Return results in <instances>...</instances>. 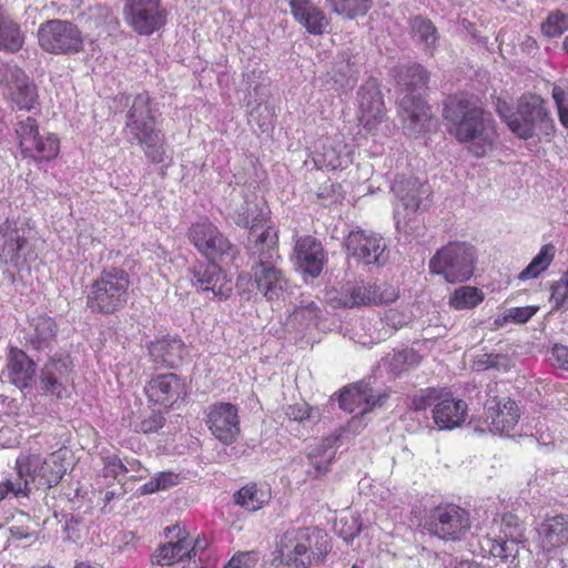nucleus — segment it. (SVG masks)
<instances>
[{"instance_id": "64", "label": "nucleus", "mask_w": 568, "mask_h": 568, "mask_svg": "<svg viewBox=\"0 0 568 568\" xmlns=\"http://www.w3.org/2000/svg\"><path fill=\"white\" fill-rule=\"evenodd\" d=\"M562 50L568 54V36L562 41Z\"/></svg>"}, {"instance_id": "28", "label": "nucleus", "mask_w": 568, "mask_h": 568, "mask_svg": "<svg viewBox=\"0 0 568 568\" xmlns=\"http://www.w3.org/2000/svg\"><path fill=\"white\" fill-rule=\"evenodd\" d=\"M291 14L308 33L322 36L329 27L326 13L312 0H290Z\"/></svg>"}, {"instance_id": "51", "label": "nucleus", "mask_w": 568, "mask_h": 568, "mask_svg": "<svg viewBox=\"0 0 568 568\" xmlns=\"http://www.w3.org/2000/svg\"><path fill=\"white\" fill-rule=\"evenodd\" d=\"M102 463L105 477L116 479L119 476L125 475L130 471V468L118 454L102 455Z\"/></svg>"}, {"instance_id": "49", "label": "nucleus", "mask_w": 568, "mask_h": 568, "mask_svg": "<svg viewBox=\"0 0 568 568\" xmlns=\"http://www.w3.org/2000/svg\"><path fill=\"white\" fill-rule=\"evenodd\" d=\"M550 292L552 310L559 311L568 307V267L560 280L552 283Z\"/></svg>"}, {"instance_id": "37", "label": "nucleus", "mask_w": 568, "mask_h": 568, "mask_svg": "<svg viewBox=\"0 0 568 568\" xmlns=\"http://www.w3.org/2000/svg\"><path fill=\"white\" fill-rule=\"evenodd\" d=\"M338 404L343 410L349 414L358 413L364 415L363 409L366 406L365 382H358L344 387L341 390Z\"/></svg>"}, {"instance_id": "60", "label": "nucleus", "mask_w": 568, "mask_h": 568, "mask_svg": "<svg viewBox=\"0 0 568 568\" xmlns=\"http://www.w3.org/2000/svg\"><path fill=\"white\" fill-rule=\"evenodd\" d=\"M496 357H487V361H476L474 362L473 364V369L475 371H484V369H487L489 367H493L495 365V359Z\"/></svg>"}, {"instance_id": "62", "label": "nucleus", "mask_w": 568, "mask_h": 568, "mask_svg": "<svg viewBox=\"0 0 568 568\" xmlns=\"http://www.w3.org/2000/svg\"><path fill=\"white\" fill-rule=\"evenodd\" d=\"M206 540L205 539H200L197 538L195 541H194V545L191 547L190 546V549H191V556H195L197 550H204L206 548Z\"/></svg>"}, {"instance_id": "63", "label": "nucleus", "mask_w": 568, "mask_h": 568, "mask_svg": "<svg viewBox=\"0 0 568 568\" xmlns=\"http://www.w3.org/2000/svg\"><path fill=\"white\" fill-rule=\"evenodd\" d=\"M74 568H95V567H93L92 565H90L88 562L81 561V562H77L74 565Z\"/></svg>"}, {"instance_id": "14", "label": "nucleus", "mask_w": 568, "mask_h": 568, "mask_svg": "<svg viewBox=\"0 0 568 568\" xmlns=\"http://www.w3.org/2000/svg\"><path fill=\"white\" fill-rule=\"evenodd\" d=\"M169 11L162 0H125L123 19L138 36L149 37L168 23Z\"/></svg>"}, {"instance_id": "16", "label": "nucleus", "mask_w": 568, "mask_h": 568, "mask_svg": "<svg viewBox=\"0 0 568 568\" xmlns=\"http://www.w3.org/2000/svg\"><path fill=\"white\" fill-rule=\"evenodd\" d=\"M191 284L211 300H227L233 292L231 276L215 262H197L190 268Z\"/></svg>"}, {"instance_id": "9", "label": "nucleus", "mask_w": 568, "mask_h": 568, "mask_svg": "<svg viewBox=\"0 0 568 568\" xmlns=\"http://www.w3.org/2000/svg\"><path fill=\"white\" fill-rule=\"evenodd\" d=\"M255 245L260 252V261L253 266V278L257 290L268 300H278L286 286L283 272L273 263L278 258V232L267 225L258 235Z\"/></svg>"}, {"instance_id": "15", "label": "nucleus", "mask_w": 568, "mask_h": 568, "mask_svg": "<svg viewBox=\"0 0 568 568\" xmlns=\"http://www.w3.org/2000/svg\"><path fill=\"white\" fill-rule=\"evenodd\" d=\"M398 298V291L389 283H361L346 284L342 287L338 297L335 298L337 306L354 308L362 306L383 305L395 302Z\"/></svg>"}, {"instance_id": "57", "label": "nucleus", "mask_w": 568, "mask_h": 568, "mask_svg": "<svg viewBox=\"0 0 568 568\" xmlns=\"http://www.w3.org/2000/svg\"><path fill=\"white\" fill-rule=\"evenodd\" d=\"M548 364L555 368L560 376L564 372H568V357H548Z\"/></svg>"}, {"instance_id": "26", "label": "nucleus", "mask_w": 568, "mask_h": 568, "mask_svg": "<svg viewBox=\"0 0 568 568\" xmlns=\"http://www.w3.org/2000/svg\"><path fill=\"white\" fill-rule=\"evenodd\" d=\"M468 404L458 397H454L447 388L433 407L434 424L442 430H453L463 426L468 417Z\"/></svg>"}, {"instance_id": "13", "label": "nucleus", "mask_w": 568, "mask_h": 568, "mask_svg": "<svg viewBox=\"0 0 568 568\" xmlns=\"http://www.w3.org/2000/svg\"><path fill=\"white\" fill-rule=\"evenodd\" d=\"M356 100L358 125L367 135L376 136L388 122L387 108L377 80L365 81L357 91Z\"/></svg>"}, {"instance_id": "56", "label": "nucleus", "mask_w": 568, "mask_h": 568, "mask_svg": "<svg viewBox=\"0 0 568 568\" xmlns=\"http://www.w3.org/2000/svg\"><path fill=\"white\" fill-rule=\"evenodd\" d=\"M538 312L537 306L513 307L508 311L507 320L517 324L527 323Z\"/></svg>"}, {"instance_id": "23", "label": "nucleus", "mask_w": 568, "mask_h": 568, "mask_svg": "<svg viewBox=\"0 0 568 568\" xmlns=\"http://www.w3.org/2000/svg\"><path fill=\"white\" fill-rule=\"evenodd\" d=\"M353 151L342 133L322 136L315 150V163L322 170L345 169L352 162Z\"/></svg>"}, {"instance_id": "48", "label": "nucleus", "mask_w": 568, "mask_h": 568, "mask_svg": "<svg viewBox=\"0 0 568 568\" xmlns=\"http://www.w3.org/2000/svg\"><path fill=\"white\" fill-rule=\"evenodd\" d=\"M165 418L160 412L151 410L149 414L141 415L138 420L133 423V429L141 434H151L161 429L164 425Z\"/></svg>"}, {"instance_id": "32", "label": "nucleus", "mask_w": 568, "mask_h": 568, "mask_svg": "<svg viewBox=\"0 0 568 568\" xmlns=\"http://www.w3.org/2000/svg\"><path fill=\"white\" fill-rule=\"evenodd\" d=\"M396 196L403 203L405 210L416 212L423 202L430 195L429 186L416 178L397 180L393 186Z\"/></svg>"}, {"instance_id": "33", "label": "nucleus", "mask_w": 568, "mask_h": 568, "mask_svg": "<svg viewBox=\"0 0 568 568\" xmlns=\"http://www.w3.org/2000/svg\"><path fill=\"white\" fill-rule=\"evenodd\" d=\"M2 376L21 390L31 388L34 383L36 363L31 357H9Z\"/></svg>"}, {"instance_id": "36", "label": "nucleus", "mask_w": 568, "mask_h": 568, "mask_svg": "<svg viewBox=\"0 0 568 568\" xmlns=\"http://www.w3.org/2000/svg\"><path fill=\"white\" fill-rule=\"evenodd\" d=\"M270 490H263L255 483L243 486L234 494L235 505L248 510L256 511L268 501Z\"/></svg>"}, {"instance_id": "24", "label": "nucleus", "mask_w": 568, "mask_h": 568, "mask_svg": "<svg viewBox=\"0 0 568 568\" xmlns=\"http://www.w3.org/2000/svg\"><path fill=\"white\" fill-rule=\"evenodd\" d=\"M65 359L67 357H50L42 367L39 376V387L42 395L55 399L69 396L68 384L71 381L72 368Z\"/></svg>"}, {"instance_id": "7", "label": "nucleus", "mask_w": 568, "mask_h": 568, "mask_svg": "<svg viewBox=\"0 0 568 568\" xmlns=\"http://www.w3.org/2000/svg\"><path fill=\"white\" fill-rule=\"evenodd\" d=\"M131 285L130 274L124 268L103 267L88 287L87 307L93 314H115L128 304Z\"/></svg>"}, {"instance_id": "41", "label": "nucleus", "mask_w": 568, "mask_h": 568, "mask_svg": "<svg viewBox=\"0 0 568 568\" xmlns=\"http://www.w3.org/2000/svg\"><path fill=\"white\" fill-rule=\"evenodd\" d=\"M555 256V247L552 244H545L532 261L524 268L519 278L523 281L536 278L548 268Z\"/></svg>"}, {"instance_id": "2", "label": "nucleus", "mask_w": 568, "mask_h": 568, "mask_svg": "<svg viewBox=\"0 0 568 568\" xmlns=\"http://www.w3.org/2000/svg\"><path fill=\"white\" fill-rule=\"evenodd\" d=\"M394 72L398 116L404 130L409 135H417L432 120L430 106L424 99L430 74L419 63L397 67Z\"/></svg>"}, {"instance_id": "55", "label": "nucleus", "mask_w": 568, "mask_h": 568, "mask_svg": "<svg viewBox=\"0 0 568 568\" xmlns=\"http://www.w3.org/2000/svg\"><path fill=\"white\" fill-rule=\"evenodd\" d=\"M285 415L295 422H304L311 418L312 407L307 403H295L288 405Z\"/></svg>"}, {"instance_id": "52", "label": "nucleus", "mask_w": 568, "mask_h": 568, "mask_svg": "<svg viewBox=\"0 0 568 568\" xmlns=\"http://www.w3.org/2000/svg\"><path fill=\"white\" fill-rule=\"evenodd\" d=\"M551 97L555 101L561 125L568 129V90L560 85H554Z\"/></svg>"}, {"instance_id": "43", "label": "nucleus", "mask_w": 568, "mask_h": 568, "mask_svg": "<svg viewBox=\"0 0 568 568\" xmlns=\"http://www.w3.org/2000/svg\"><path fill=\"white\" fill-rule=\"evenodd\" d=\"M32 519L29 514L24 511H17L11 519L8 527L9 535L14 540L37 539V532L31 527Z\"/></svg>"}, {"instance_id": "31", "label": "nucleus", "mask_w": 568, "mask_h": 568, "mask_svg": "<svg viewBox=\"0 0 568 568\" xmlns=\"http://www.w3.org/2000/svg\"><path fill=\"white\" fill-rule=\"evenodd\" d=\"M165 536L175 532L176 541L160 546L153 556V561L161 566H170L184 557H191L189 534L179 525L165 528Z\"/></svg>"}, {"instance_id": "30", "label": "nucleus", "mask_w": 568, "mask_h": 568, "mask_svg": "<svg viewBox=\"0 0 568 568\" xmlns=\"http://www.w3.org/2000/svg\"><path fill=\"white\" fill-rule=\"evenodd\" d=\"M295 255L297 264L304 273L312 277L322 273L325 253L322 243L317 239L311 235L300 237L295 244Z\"/></svg>"}, {"instance_id": "38", "label": "nucleus", "mask_w": 568, "mask_h": 568, "mask_svg": "<svg viewBox=\"0 0 568 568\" xmlns=\"http://www.w3.org/2000/svg\"><path fill=\"white\" fill-rule=\"evenodd\" d=\"M268 220L270 211L267 207H262L257 204L245 202V205L242 207V211L239 214L236 224L244 229H248L251 232H254L260 227H264Z\"/></svg>"}, {"instance_id": "3", "label": "nucleus", "mask_w": 568, "mask_h": 568, "mask_svg": "<svg viewBox=\"0 0 568 568\" xmlns=\"http://www.w3.org/2000/svg\"><path fill=\"white\" fill-rule=\"evenodd\" d=\"M14 470V497L29 498L32 487L49 490L61 483L67 473L65 457L61 450L47 455L22 453L16 459Z\"/></svg>"}, {"instance_id": "61", "label": "nucleus", "mask_w": 568, "mask_h": 568, "mask_svg": "<svg viewBox=\"0 0 568 568\" xmlns=\"http://www.w3.org/2000/svg\"><path fill=\"white\" fill-rule=\"evenodd\" d=\"M454 568H484V566L474 560L465 559L458 561Z\"/></svg>"}, {"instance_id": "25", "label": "nucleus", "mask_w": 568, "mask_h": 568, "mask_svg": "<svg viewBox=\"0 0 568 568\" xmlns=\"http://www.w3.org/2000/svg\"><path fill=\"white\" fill-rule=\"evenodd\" d=\"M4 83L7 98L13 108L21 111H31L36 108L39 99L38 88L22 69L18 67L9 68Z\"/></svg>"}, {"instance_id": "8", "label": "nucleus", "mask_w": 568, "mask_h": 568, "mask_svg": "<svg viewBox=\"0 0 568 568\" xmlns=\"http://www.w3.org/2000/svg\"><path fill=\"white\" fill-rule=\"evenodd\" d=\"M477 261L475 245L466 241H449L429 258L428 270L432 275L442 276L447 283H465L473 277Z\"/></svg>"}, {"instance_id": "59", "label": "nucleus", "mask_w": 568, "mask_h": 568, "mask_svg": "<svg viewBox=\"0 0 568 568\" xmlns=\"http://www.w3.org/2000/svg\"><path fill=\"white\" fill-rule=\"evenodd\" d=\"M14 484L12 479H6L0 481V501L6 499L7 496L12 495L14 497Z\"/></svg>"}, {"instance_id": "58", "label": "nucleus", "mask_w": 568, "mask_h": 568, "mask_svg": "<svg viewBox=\"0 0 568 568\" xmlns=\"http://www.w3.org/2000/svg\"><path fill=\"white\" fill-rule=\"evenodd\" d=\"M124 464L130 468V471L136 473V475L132 476L134 479L144 478L146 469L143 468L140 460L132 458L128 459Z\"/></svg>"}, {"instance_id": "39", "label": "nucleus", "mask_w": 568, "mask_h": 568, "mask_svg": "<svg viewBox=\"0 0 568 568\" xmlns=\"http://www.w3.org/2000/svg\"><path fill=\"white\" fill-rule=\"evenodd\" d=\"M485 296L484 293L475 286H460L449 296L448 304L456 311L471 310L478 306Z\"/></svg>"}, {"instance_id": "18", "label": "nucleus", "mask_w": 568, "mask_h": 568, "mask_svg": "<svg viewBox=\"0 0 568 568\" xmlns=\"http://www.w3.org/2000/svg\"><path fill=\"white\" fill-rule=\"evenodd\" d=\"M144 394L151 406L168 410L184 402L189 390L179 375L166 373L152 377L144 387Z\"/></svg>"}, {"instance_id": "29", "label": "nucleus", "mask_w": 568, "mask_h": 568, "mask_svg": "<svg viewBox=\"0 0 568 568\" xmlns=\"http://www.w3.org/2000/svg\"><path fill=\"white\" fill-rule=\"evenodd\" d=\"M29 328L26 334V345L36 352H42L52 345L58 335V324L47 313H40L28 320Z\"/></svg>"}, {"instance_id": "4", "label": "nucleus", "mask_w": 568, "mask_h": 568, "mask_svg": "<svg viewBox=\"0 0 568 568\" xmlns=\"http://www.w3.org/2000/svg\"><path fill=\"white\" fill-rule=\"evenodd\" d=\"M331 549L326 531L317 527H293L280 537L275 560L285 568H311L323 562Z\"/></svg>"}, {"instance_id": "44", "label": "nucleus", "mask_w": 568, "mask_h": 568, "mask_svg": "<svg viewBox=\"0 0 568 568\" xmlns=\"http://www.w3.org/2000/svg\"><path fill=\"white\" fill-rule=\"evenodd\" d=\"M546 38H558L568 30V13L561 10L551 11L540 27Z\"/></svg>"}, {"instance_id": "10", "label": "nucleus", "mask_w": 568, "mask_h": 568, "mask_svg": "<svg viewBox=\"0 0 568 568\" xmlns=\"http://www.w3.org/2000/svg\"><path fill=\"white\" fill-rule=\"evenodd\" d=\"M14 136L20 155L37 164L54 161L61 152V141L53 132L41 133L39 122L33 116L19 119L14 123Z\"/></svg>"}, {"instance_id": "50", "label": "nucleus", "mask_w": 568, "mask_h": 568, "mask_svg": "<svg viewBox=\"0 0 568 568\" xmlns=\"http://www.w3.org/2000/svg\"><path fill=\"white\" fill-rule=\"evenodd\" d=\"M184 347V342L180 337L164 336L152 343L150 352L158 355H175L181 354Z\"/></svg>"}, {"instance_id": "6", "label": "nucleus", "mask_w": 568, "mask_h": 568, "mask_svg": "<svg viewBox=\"0 0 568 568\" xmlns=\"http://www.w3.org/2000/svg\"><path fill=\"white\" fill-rule=\"evenodd\" d=\"M495 110L508 129L520 139L528 140L537 132L549 135L554 131V120L546 101L537 94H523L515 112L510 103L499 97Z\"/></svg>"}, {"instance_id": "40", "label": "nucleus", "mask_w": 568, "mask_h": 568, "mask_svg": "<svg viewBox=\"0 0 568 568\" xmlns=\"http://www.w3.org/2000/svg\"><path fill=\"white\" fill-rule=\"evenodd\" d=\"M489 542V554L494 558H498L503 562H514L519 556V547L526 542H513L510 539H503L487 535Z\"/></svg>"}, {"instance_id": "19", "label": "nucleus", "mask_w": 568, "mask_h": 568, "mask_svg": "<svg viewBox=\"0 0 568 568\" xmlns=\"http://www.w3.org/2000/svg\"><path fill=\"white\" fill-rule=\"evenodd\" d=\"M351 256L365 265H384L388 261L387 246L384 239L376 233L364 230L352 231L345 240Z\"/></svg>"}, {"instance_id": "12", "label": "nucleus", "mask_w": 568, "mask_h": 568, "mask_svg": "<svg viewBox=\"0 0 568 568\" xmlns=\"http://www.w3.org/2000/svg\"><path fill=\"white\" fill-rule=\"evenodd\" d=\"M37 39L43 51L55 55H73L84 50L83 32L69 20L42 22L37 30Z\"/></svg>"}, {"instance_id": "22", "label": "nucleus", "mask_w": 568, "mask_h": 568, "mask_svg": "<svg viewBox=\"0 0 568 568\" xmlns=\"http://www.w3.org/2000/svg\"><path fill=\"white\" fill-rule=\"evenodd\" d=\"M485 423L494 434L509 435L517 427L521 409L510 397H493L484 406Z\"/></svg>"}, {"instance_id": "27", "label": "nucleus", "mask_w": 568, "mask_h": 568, "mask_svg": "<svg viewBox=\"0 0 568 568\" xmlns=\"http://www.w3.org/2000/svg\"><path fill=\"white\" fill-rule=\"evenodd\" d=\"M537 545L544 554L568 547V515L547 516L536 528Z\"/></svg>"}, {"instance_id": "47", "label": "nucleus", "mask_w": 568, "mask_h": 568, "mask_svg": "<svg viewBox=\"0 0 568 568\" xmlns=\"http://www.w3.org/2000/svg\"><path fill=\"white\" fill-rule=\"evenodd\" d=\"M179 484V475L173 471H161L146 481L141 490L143 494H153L164 490Z\"/></svg>"}, {"instance_id": "21", "label": "nucleus", "mask_w": 568, "mask_h": 568, "mask_svg": "<svg viewBox=\"0 0 568 568\" xmlns=\"http://www.w3.org/2000/svg\"><path fill=\"white\" fill-rule=\"evenodd\" d=\"M205 424L224 445H232L241 433L239 409L231 403L219 402L207 408Z\"/></svg>"}, {"instance_id": "45", "label": "nucleus", "mask_w": 568, "mask_h": 568, "mask_svg": "<svg viewBox=\"0 0 568 568\" xmlns=\"http://www.w3.org/2000/svg\"><path fill=\"white\" fill-rule=\"evenodd\" d=\"M445 387H427L420 389L412 398L410 408L415 412L426 410L432 404L440 400Z\"/></svg>"}, {"instance_id": "35", "label": "nucleus", "mask_w": 568, "mask_h": 568, "mask_svg": "<svg viewBox=\"0 0 568 568\" xmlns=\"http://www.w3.org/2000/svg\"><path fill=\"white\" fill-rule=\"evenodd\" d=\"M412 37L423 44L424 51L433 57L436 50L439 36L433 21L423 16L412 17L408 21Z\"/></svg>"}, {"instance_id": "53", "label": "nucleus", "mask_w": 568, "mask_h": 568, "mask_svg": "<svg viewBox=\"0 0 568 568\" xmlns=\"http://www.w3.org/2000/svg\"><path fill=\"white\" fill-rule=\"evenodd\" d=\"M258 554L254 550L234 554L223 568H254L258 562Z\"/></svg>"}, {"instance_id": "42", "label": "nucleus", "mask_w": 568, "mask_h": 568, "mask_svg": "<svg viewBox=\"0 0 568 568\" xmlns=\"http://www.w3.org/2000/svg\"><path fill=\"white\" fill-rule=\"evenodd\" d=\"M332 11L346 19L365 16L372 8L373 0H326Z\"/></svg>"}, {"instance_id": "46", "label": "nucleus", "mask_w": 568, "mask_h": 568, "mask_svg": "<svg viewBox=\"0 0 568 568\" xmlns=\"http://www.w3.org/2000/svg\"><path fill=\"white\" fill-rule=\"evenodd\" d=\"M291 317L294 322H298L300 324L317 326L322 317V310L316 303L311 302L306 305L296 306Z\"/></svg>"}, {"instance_id": "20", "label": "nucleus", "mask_w": 568, "mask_h": 568, "mask_svg": "<svg viewBox=\"0 0 568 568\" xmlns=\"http://www.w3.org/2000/svg\"><path fill=\"white\" fill-rule=\"evenodd\" d=\"M33 230L34 222L30 216L7 217L0 225L2 255L14 266L24 261L22 252L29 243L28 234Z\"/></svg>"}, {"instance_id": "1", "label": "nucleus", "mask_w": 568, "mask_h": 568, "mask_svg": "<svg viewBox=\"0 0 568 568\" xmlns=\"http://www.w3.org/2000/svg\"><path fill=\"white\" fill-rule=\"evenodd\" d=\"M443 118L449 133L474 156L484 158L496 149L499 140L496 121L476 95L467 92L448 95Z\"/></svg>"}, {"instance_id": "34", "label": "nucleus", "mask_w": 568, "mask_h": 568, "mask_svg": "<svg viewBox=\"0 0 568 568\" xmlns=\"http://www.w3.org/2000/svg\"><path fill=\"white\" fill-rule=\"evenodd\" d=\"M491 536L510 539L513 542H527L526 528L519 517L513 513L501 514L493 519Z\"/></svg>"}, {"instance_id": "17", "label": "nucleus", "mask_w": 568, "mask_h": 568, "mask_svg": "<svg viewBox=\"0 0 568 568\" xmlns=\"http://www.w3.org/2000/svg\"><path fill=\"white\" fill-rule=\"evenodd\" d=\"M190 243L207 260L227 255L232 250L229 239L206 216L193 222L186 233Z\"/></svg>"}, {"instance_id": "11", "label": "nucleus", "mask_w": 568, "mask_h": 568, "mask_svg": "<svg viewBox=\"0 0 568 568\" xmlns=\"http://www.w3.org/2000/svg\"><path fill=\"white\" fill-rule=\"evenodd\" d=\"M423 526L444 541H462L471 528L470 513L458 504L443 501L426 510Z\"/></svg>"}, {"instance_id": "54", "label": "nucleus", "mask_w": 568, "mask_h": 568, "mask_svg": "<svg viewBox=\"0 0 568 568\" xmlns=\"http://www.w3.org/2000/svg\"><path fill=\"white\" fill-rule=\"evenodd\" d=\"M365 393H366V406L363 409V414H367L375 408L383 407L386 402L390 397V390L389 389H383L378 393H374L372 387L365 383Z\"/></svg>"}, {"instance_id": "5", "label": "nucleus", "mask_w": 568, "mask_h": 568, "mask_svg": "<svg viewBox=\"0 0 568 568\" xmlns=\"http://www.w3.org/2000/svg\"><path fill=\"white\" fill-rule=\"evenodd\" d=\"M152 97L148 91L134 95L125 115V130L143 150L153 164H161L166 159V136L158 126Z\"/></svg>"}]
</instances>
